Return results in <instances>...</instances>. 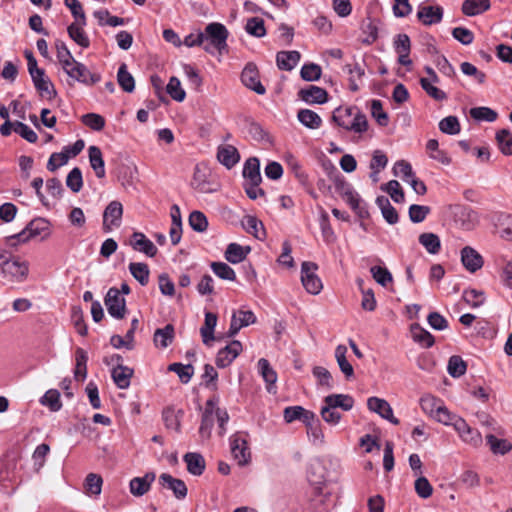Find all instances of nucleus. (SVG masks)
<instances>
[{"instance_id":"1","label":"nucleus","mask_w":512,"mask_h":512,"mask_svg":"<svg viewBox=\"0 0 512 512\" xmlns=\"http://www.w3.org/2000/svg\"><path fill=\"white\" fill-rule=\"evenodd\" d=\"M332 120L346 131L362 134L368 129V121L356 106L338 107L333 111Z\"/></svg>"},{"instance_id":"2","label":"nucleus","mask_w":512,"mask_h":512,"mask_svg":"<svg viewBox=\"0 0 512 512\" xmlns=\"http://www.w3.org/2000/svg\"><path fill=\"white\" fill-rule=\"evenodd\" d=\"M202 34L204 36L203 49L207 53L214 54L218 52L221 55L227 49L229 32L223 24L218 22L209 23Z\"/></svg>"},{"instance_id":"3","label":"nucleus","mask_w":512,"mask_h":512,"mask_svg":"<svg viewBox=\"0 0 512 512\" xmlns=\"http://www.w3.org/2000/svg\"><path fill=\"white\" fill-rule=\"evenodd\" d=\"M29 272V265L26 261L17 258H10L8 252L0 251V275L12 282H23Z\"/></svg>"},{"instance_id":"4","label":"nucleus","mask_w":512,"mask_h":512,"mask_svg":"<svg viewBox=\"0 0 512 512\" xmlns=\"http://www.w3.org/2000/svg\"><path fill=\"white\" fill-rule=\"evenodd\" d=\"M420 407L427 416L439 423H447L450 420V411L443 401L431 394H425L420 398Z\"/></svg>"},{"instance_id":"5","label":"nucleus","mask_w":512,"mask_h":512,"mask_svg":"<svg viewBox=\"0 0 512 512\" xmlns=\"http://www.w3.org/2000/svg\"><path fill=\"white\" fill-rule=\"evenodd\" d=\"M50 223L44 218H36L29 222V224L19 233L10 237L11 240H17L18 243H25L30 239L50 235Z\"/></svg>"},{"instance_id":"6","label":"nucleus","mask_w":512,"mask_h":512,"mask_svg":"<svg viewBox=\"0 0 512 512\" xmlns=\"http://www.w3.org/2000/svg\"><path fill=\"white\" fill-rule=\"evenodd\" d=\"M62 68L71 79L85 85H93L100 81L99 74L92 73L83 63L75 59L70 61L68 66Z\"/></svg>"},{"instance_id":"7","label":"nucleus","mask_w":512,"mask_h":512,"mask_svg":"<svg viewBox=\"0 0 512 512\" xmlns=\"http://www.w3.org/2000/svg\"><path fill=\"white\" fill-rule=\"evenodd\" d=\"M317 269L318 266L314 262L305 261L301 265V282L305 290L312 295L319 294L323 288L322 281L316 274Z\"/></svg>"},{"instance_id":"8","label":"nucleus","mask_w":512,"mask_h":512,"mask_svg":"<svg viewBox=\"0 0 512 512\" xmlns=\"http://www.w3.org/2000/svg\"><path fill=\"white\" fill-rule=\"evenodd\" d=\"M104 303L110 316L116 319H123L126 315V301L120 295L119 289L112 287L108 290Z\"/></svg>"},{"instance_id":"9","label":"nucleus","mask_w":512,"mask_h":512,"mask_svg":"<svg viewBox=\"0 0 512 512\" xmlns=\"http://www.w3.org/2000/svg\"><path fill=\"white\" fill-rule=\"evenodd\" d=\"M122 357L115 354L111 357V361H116L117 366L111 371V377L115 385L119 389H127L130 386L131 378L133 377L134 370L128 366L122 365Z\"/></svg>"},{"instance_id":"10","label":"nucleus","mask_w":512,"mask_h":512,"mask_svg":"<svg viewBox=\"0 0 512 512\" xmlns=\"http://www.w3.org/2000/svg\"><path fill=\"white\" fill-rule=\"evenodd\" d=\"M123 215V206L119 201L110 202L103 213L102 228L104 232L109 233L113 227L118 228L121 225Z\"/></svg>"},{"instance_id":"11","label":"nucleus","mask_w":512,"mask_h":512,"mask_svg":"<svg viewBox=\"0 0 512 512\" xmlns=\"http://www.w3.org/2000/svg\"><path fill=\"white\" fill-rule=\"evenodd\" d=\"M461 263L470 273H475L484 265V258L473 247L465 246L460 251Z\"/></svg>"},{"instance_id":"12","label":"nucleus","mask_w":512,"mask_h":512,"mask_svg":"<svg viewBox=\"0 0 512 512\" xmlns=\"http://www.w3.org/2000/svg\"><path fill=\"white\" fill-rule=\"evenodd\" d=\"M241 81L247 88L259 95H263L266 92L265 87L260 82L258 69L253 63H248L244 67L241 74Z\"/></svg>"},{"instance_id":"13","label":"nucleus","mask_w":512,"mask_h":512,"mask_svg":"<svg viewBox=\"0 0 512 512\" xmlns=\"http://www.w3.org/2000/svg\"><path fill=\"white\" fill-rule=\"evenodd\" d=\"M242 344L238 340H233L224 348L220 349L216 356V365L219 368L229 366L235 358L241 353Z\"/></svg>"},{"instance_id":"14","label":"nucleus","mask_w":512,"mask_h":512,"mask_svg":"<svg viewBox=\"0 0 512 512\" xmlns=\"http://www.w3.org/2000/svg\"><path fill=\"white\" fill-rule=\"evenodd\" d=\"M256 316L251 310H238L233 313L231 323L227 332L228 337L235 336L241 328L255 323Z\"/></svg>"},{"instance_id":"15","label":"nucleus","mask_w":512,"mask_h":512,"mask_svg":"<svg viewBox=\"0 0 512 512\" xmlns=\"http://www.w3.org/2000/svg\"><path fill=\"white\" fill-rule=\"evenodd\" d=\"M159 484L173 492L175 498L182 500L187 496V486L183 480L173 477L168 473H162L158 478Z\"/></svg>"},{"instance_id":"16","label":"nucleus","mask_w":512,"mask_h":512,"mask_svg":"<svg viewBox=\"0 0 512 512\" xmlns=\"http://www.w3.org/2000/svg\"><path fill=\"white\" fill-rule=\"evenodd\" d=\"M302 423L305 425L307 435L311 437L313 444L322 445L325 443L321 422L313 411H310Z\"/></svg>"},{"instance_id":"17","label":"nucleus","mask_w":512,"mask_h":512,"mask_svg":"<svg viewBox=\"0 0 512 512\" xmlns=\"http://www.w3.org/2000/svg\"><path fill=\"white\" fill-rule=\"evenodd\" d=\"M368 409L379 414L382 418L388 420L394 425L399 424V420L394 417L390 404L382 398L370 397L367 400Z\"/></svg>"},{"instance_id":"18","label":"nucleus","mask_w":512,"mask_h":512,"mask_svg":"<svg viewBox=\"0 0 512 512\" xmlns=\"http://www.w3.org/2000/svg\"><path fill=\"white\" fill-rule=\"evenodd\" d=\"M29 74L32 78L36 90L41 95H46L48 96V98L56 96V90L54 89V85L46 76L44 69L39 68Z\"/></svg>"},{"instance_id":"19","label":"nucleus","mask_w":512,"mask_h":512,"mask_svg":"<svg viewBox=\"0 0 512 512\" xmlns=\"http://www.w3.org/2000/svg\"><path fill=\"white\" fill-rule=\"evenodd\" d=\"M230 444L231 452L238 464L241 466L246 465L250 460V452L246 439L239 434H235L231 437Z\"/></svg>"},{"instance_id":"20","label":"nucleus","mask_w":512,"mask_h":512,"mask_svg":"<svg viewBox=\"0 0 512 512\" xmlns=\"http://www.w3.org/2000/svg\"><path fill=\"white\" fill-rule=\"evenodd\" d=\"M298 96L308 104H324L328 100L327 91L315 85L300 89Z\"/></svg>"},{"instance_id":"21","label":"nucleus","mask_w":512,"mask_h":512,"mask_svg":"<svg viewBox=\"0 0 512 512\" xmlns=\"http://www.w3.org/2000/svg\"><path fill=\"white\" fill-rule=\"evenodd\" d=\"M155 478L156 475L154 472H147L142 477L132 478L129 483L130 493L135 497L143 496L150 490Z\"/></svg>"},{"instance_id":"22","label":"nucleus","mask_w":512,"mask_h":512,"mask_svg":"<svg viewBox=\"0 0 512 512\" xmlns=\"http://www.w3.org/2000/svg\"><path fill=\"white\" fill-rule=\"evenodd\" d=\"M130 245L134 250L142 252L149 257H154L157 254V248L154 243L141 232H134L132 234Z\"/></svg>"},{"instance_id":"23","label":"nucleus","mask_w":512,"mask_h":512,"mask_svg":"<svg viewBox=\"0 0 512 512\" xmlns=\"http://www.w3.org/2000/svg\"><path fill=\"white\" fill-rule=\"evenodd\" d=\"M417 17L424 25L436 24L443 18V9L440 6H421Z\"/></svg>"},{"instance_id":"24","label":"nucleus","mask_w":512,"mask_h":512,"mask_svg":"<svg viewBox=\"0 0 512 512\" xmlns=\"http://www.w3.org/2000/svg\"><path fill=\"white\" fill-rule=\"evenodd\" d=\"M217 159L226 168L231 169L239 162L240 155L234 146L222 145L218 147Z\"/></svg>"},{"instance_id":"25","label":"nucleus","mask_w":512,"mask_h":512,"mask_svg":"<svg viewBox=\"0 0 512 512\" xmlns=\"http://www.w3.org/2000/svg\"><path fill=\"white\" fill-rule=\"evenodd\" d=\"M174 337V326L172 324H167L165 327L155 330L153 342L157 348L165 349L173 342Z\"/></svg>"},{"instance_id":"26","label":"nucleus","mask_w":512,"mask_h":512,"mask_svg":"<svg viewBox=\"0 0 512 512\" xmlns=\"http://www.w3.org/2000/svg\"><path fill=\"white\" fill-rule=\"evenodd\" d=\"M323 403L335 409L350 411L354 406V399L348 394H330L323 399Z\"/></svg>"},{"instance_id":"27","label":"nucleus","mask_w":512,"mask_h":512,"mask_svg":"<svg viewBox=\"0 0 512 512\" xmlns=\"http://www.w3.org/2000/svg\"><path fill=\"white\" fill-rule=\"evenodd\" d=\"M184 462L187 465V470L194 476H200L205 470V459L200 453L189 452L183 457Z\"/></svg>"},{"instance_id":"28","label":"nucleus","mask_w":512,"mask_h":512,"mask_svg":"<svg viewBox=\"0 0 512 512\" xmlns=\"http://www.w3.org/2000/svg\"><path fill=\"white\" fill-rule=\"evenodd\" d=\"M217 315L212 312L205 313L204 324L200 329L203 343L207 346L211 345V342L216 338L214 336V329L217 325Z\"/></svg>"},{"instance_id":"29","label":"nucleus","mask_w":512,"mask_h":512,"mask_svg":"<svg viewBox=\"0 0 512 512\" xmlns=\"http://www.w3.org/2000/svg\"><path fill=\"white\" fill-rule=\"evenodd\" d=\"M298 51H281L277 53L276 62L280 70L290 71L295 68L300 61Z\"/></svg>"},{"instance_id":"30","label":"nucleus","mask_w":512,"mask_h":512,"mask_svg":"<svg viewBox=\"0 0 512 512\" xmlns=\"http://www.w3.org/2000/svg\"><path fill=\"white\" fill-rule=\"evenodd\" d=\"M243 176L246 179V183H261L260 162L257 158L251 157L246 160L243 168Z\"/></svg>"},{"instance_id":"31","label":"nucleus","mask_w":512,"mask_h":512,"mask_svg":"<svg viewBox=\"0 0 512 512\" xmlns=\"http://www.w3.org/2000/svg\"><path fill=\"white\" fill-rule=\"evenodd\" d=\"M89 162L98 178L105 177V163L101 149L97 146H90L88 148Z\"/></svg>"},{"instance_id":"32","label":"nucleus","mask_w":512,"mask_h":512,"mask_svg":"<svg viewBox=\"0 0 512 512\" xmlns=\"http://www.w3.org/2000/svg\"><path fill=\"white\" fill-rule=\"evenodd\" d=\"M250 251L251 248L249 246L230 243L225 251V259L232 264H238L247 257Z\"/></svg>"},{"instance_id":"33","label":"nucleus","mask_w":512,"mask_h":512,"mask_svg":"<svg viewBox=\"0 0 512 512\" xmlns=\"http://www.w3.org/2000/svg\"><path fill=\"white\" fill-rule=\"evenodd\" d=\"M490 8L489 0H465L462 4V12L466 16L482 14Z\"/></svg>"},{"instance_id":"34","label":"nucleus","mask_w":512,"mask_h":512,"mask_svg":"<svg viewBox=\"0 0 512 512\" xmlns=\"http://www.w3.org/2000/svg\"><path fill=\"white\" fill-rule=\"evenodd\" d=\"M347 347L345 345H338L335 349V358L338 363V366L341 372L345 375L347 379H350L354 376L353 366L349 363L346 358Z\"/></svg>"},{"instance_id":"35","label":"nucleus","mask_w":512,"mask_h":512,"mask_svg":"<svg viewBox=\"0 0 512 512\" xmlns=\"http://www.w3.org/2000/svg\"><path fill=\"white\" fill-rule=\"evenodd\" d=\"M376 204L380 208L384 219L389 224H396L399 220L396 209L391 205L389 199L385 196H378L376 198Z\"/></svg>"},{"instance_id":"36","label":"nucleus","mask_w":512,"mask_h":512,"mask_svg":"<svg viewBox=\"0 0 512 512\" xmlns=\"http://www.w3.org/2000/svg\"><path fill=\"white\" fill-rule=\"evenodd\" d=\"M81 22H74L68 26L67 32L69 37L75 41L82 48H88L90 46V40L83 30Z\"/></svg>"},{"instance_id":"37","label":"nucleus","mask_w":512,"mask_h":512,"mask_svg":"<svg viewBox=\"0 0 512 512\" xmlns=\"http://www.w3.org/2000/svg\"><path fill=\"white\" fill-rule=\"evenodd\" d=\"M299 122L309 129H318L322 124L321 117L310 109H301L297 114Z\"/></svg>"},{"instance_id":"38","label":"nucleus","mask_w":512,"mask_h":512,"mask_svg":"<svg viewBox=\"0 0 512 512\" xmlns=\"http://www.w3.org/2000/svg\"><path fill=\"white\" fill-rule=\"evenodd\" d=\"M243 228L258 239H262L265 236V230L263 223L258 220L255 216L247 215L242 221Z\"/></svg>"},{"instance_id":"39","label":"nucleus","mask_w":512,"mask_h":512,"mask_svg":"<svg viewBox=\"0 0 512 512\" xmlns=\"http://www.w3.org/2000/svg\"><path fill=\"white\" fill-rule=\"evenodd\" d=\"M129 271L132 276L142 285L145 286L149 282V267L145 263L131 262L129 264Z\"/></svg>"},{"instance_id":"40","label":"nucleus","mask_w":512,"mask_h":512,"mask_svg":"<svg viewBox=\"0 0 512 512\" xmlns=\"http://www.w3.org/2000/svg\"><path fill=\"white\" fill-rule=\"evenodd\" d=\"M117 81L120 87L128 93H131L135 89L134 77L128 72L127 65L122 63L118 69Z\"/></svg>"},{"instance_id":"41","label":"nucleus","mask_w":512,"mask_h":512,"mask_svg":"<svg viewBox=\"0 0 512 512\" xmlns=\"http://www.w3.org/2000/svg\"><path fill=\"white\" fill-rule=\"evenodd\" d=\"M103 479L100 475L89 473L85 478V492L89 496H98L101 494Z\"/></svg>"},{"instance_id":"42","label":"nucleus","mask_w":512,"mask_h":512,"mask_svg":"<svg viewBox=\"0 0 512 512\" xmlns=\"http://www.w3.org/2000/svg\"><path fill=\"white\" fill-rule=\"evenodd\" d=\"M497 233L500 238L506 241H512V215L504 214L498 218L496 224Z\"/></svg>"},{"instance_id":"43","label":"nucleus","mask_w":512,"mask_h":512,"mask_svg":"<svg viewBox=\"0 0 512 512\" xmlns=\"http://www.w3.org/2000/svg\"><path fill=\"white\" fill-rule=\"evenodd\" d=\"M411 333L413 340L424 345L426 348L433 346L435 342L432 334L418 324L411 326Z\"/></svg>"},{"instance_id":"44","label":"nucleus","mask_w":512,"mask_h":512,"mask_svg":"<svg viewBox=\"0 0 512 512\" xmlns=\"http://www.w3.org/2000/svg\"><path fill=\"white\" fill-rule=\"evenodd\" d=\"M75 378L84 380L87 376V353L82 348H77L75 352Z\"/></svg>"},{"instance_id":"45","label":"nucleus","mask_w":512,"mask_h":512,"mask_svg":"<svg viewBox=\"0 0 512 512\" xmlns=\"http://www.w3.org/2000/svg\"><path fill=\"white\" fill-rule=\"evenodd\" d=\"M426 148L429 152L430 158L444 165L450 164V157L445 151L439 149V143L436 139H430L426 144Z\"/></svg>"},{"instance_id":"46","label":"nucleus","mask_w":512,"mask_h":512,"mask_svg":"<svg viewBox=\"0 0 512 512\" xmlns=\"http://www.w3.org/2000/svg\"><path fill=\"white\" fill-rule=\"evenodd\" d=\"M496 141L502 154L505 156L512 155V133L509 130H499L496 133Z\"/></svg>"},{"instance_id":"47","label":"nucleus","mask_w":512,"mask_h":512,"mask_svg":"<svg viewBox=\"0 0 512 512\" xmlns=\"http://www.w3.org/2000/svg\"><path fill=\"white\" fill-rule=\"evenodd\" d=\"M486 440L494 454L504 455L512 449V444L508 440L499 439L492 434L487 435Z\"/></svg>"},{"instance_id":"48","label":"nucleus","mask_w":512,"mask_h":512,"mask_svg":"<svg viewBox=\"0 0 512 512\" xmlns=\"http://www.w3.org/2000/svg\"><path fill=\"white\" fill-rule=\"evenodd\" d=\"M310 413V410L302 406H288L283 411V417L286 423H292L296 420L303 422L305 417Z\"/></svg>"},{"instance_id":"49","label":"nucleus","mask_w":512,"mask_h":512,"mask_svg":"<svg viewBox=\"0 0 512 512\" xmlns=\"http://www.w3.org/2000/svg\"><path fill=\"white\" fill-rule=\"evenodd\" d=\"M258 369H259V373L261 374L264 381L268 385V391H270V386L274 385L277 381V373L270 366L268 360L265 358L259 359Z\"/></svg>"},{"instance_id":"50","label":"nucleus","mask_w":512,"mask_h":512,"mask_svg":"<svg viewBox=\"0 0 512 512\" xmlns=\"http://www.w3.org/2000/svg\"><path fill=\"white\" fill-rule=\"evenodd\" d=\"M419 243L430 254H437L441 248L439 237L434 233H422L419 236Z\"/></svg>"},{"instance_id":"51","label":"nucleus","mask_w":512,"mask_h":512,"mask_svg":"<svg viewBox=\"0 0 512 512\" xmlns=\"http://www.w3.org/2000/svg\"><path fill=\"white\" fill-rule=\"evenodd\" d=\"M245 31L256 38H262L266 35L264 20L259 17L249 18L245 25Z\"/></svg>"},{"instance_id":"52","label":"nucleus","mask_w":512,"mask_h":512,"mask_svg":"<svg viewBox=\"0 0 512 512\" xmlns=\"http://www.w3.org/2000/svg\"><path fill=\"white\" fill-rule=\"evenodd\" d=\"M43 406H47L51 411L57 412L62 408L60 393L56 389L48 390L40 399Z\"/></svg>"},{"instance_id":"53","label":"nucleus","mask_w":512,"mask_h":512,"mask_svg":"<svg viewBox=\"0 0 512 512\" xmlns=\"http://www.w3.org/2000/svg\"><path fill=\"white\" fill-rule=\"evenodd\" d=\"M168 370L175 372L184 384H187L194 375V367L191 364L172 363L168 366Z\"/></svg>"},{"instance_id":"54","label":"nucleus","mask_w":512,"mask_h":512,"mask_svg":"<svg viewBox=\"0 0 512 512\" xmlns=\"http://www.w3.org/2000/svg\"><path fill=\"white\" fill-rule=\"evenodd\" d=\"M470 116L477 121L494 122L498 113L489 107H474L470 109Z\"/></svg>"},{"instance_id":"55","label":"nucleus","mask_w":512,"mask_h":512,"mask_svg":"<svg viewBox=\"0 0 512 512\" xmlns=\"http://www.w3.org/2000/svg\"><path fill=\"white\" fill-rule=\"evenodd\" d=\"M466 369H467V365H466L465 361L460 356L454 355V356L450 357V359L448 361L447 370H448V373L452 377L458 378V377L464 375L466 372Z\"/></svg>"},{"instance_id":"56","label":"nucleus","mask_w":512,"mask_h":512,"mask_svg":"<svg viewBox=\"0 0 512 512\" xmlns=\"http://www.w3.org/2000/svg\"><path fill=\"white\" fill-rule=\"evenodd\" d=\"M66 186L74 193H78L83 187V178L80 168L74 167L66 177Z\"/></svg>"},{"instance_id":"57","label":"nucleus","mask_w":512,"mask_h":512,"mask_svg":"<svg viewBox=\"0 0 512 512\" xmlns=\"http://www.w3.org/2000/svg\"><path fill=\"white\" fill-rule=\"evenodd\" d=\"M320 416L324 422L331 426L338 425L342 419V414L337 409L331 408L325 403L320 408Z\"/></svg>"},{"instance_id":"58","label":"nucleus","mask_w":512,"mask_h":512,"mask_svg":"<svg viewBox=\"0 0 512 512\" xmlns=\"http://www.w3.org/2000/svg\"><path fill=\"white\" fill-rule=\"evenodd\" d=\"M211 269L219 278L223 280L234 281L236 279L235 271L224 262H212Z\"/></svg>"},{"instance_id":"59","label":"nucleus","mask_w":512,"mask_h":512,"mask_svg":"<svg viewBox=\"0 0 512 512\" xmlns=\"http://www.w3.org/2000/svg\"><path fill=\"white\" fill-rule=\"evenodd\" d=\"M166 90L170 97L177 102H182L186 97V93L177 77L170 78Z\"/></svg>"},{"instance_id":"60","label":"nucleus","mask_w":512,"mask_h":512,"mask_svg":"<svg viewBox=\"0 0 512 512\" xmlns=\"http://www.w3.org/2000/svg\"><path fill=\"white\" fill-rule=\"evenodd\" d=\"M462 298L472 308L480 307L485 301L484 292L476 289L465 290Z\"/></svg>"},{"instance_id":"61","label":"nucleus","mask_w":512,"mask_h":512,"mask_svg":"<svg viewBox=\"0 0 512 512\" xmlns=\"http://www.w3.org/2000/svg\"><path fill=\"white\" fill-rule=\"evenodd\" d=\"M393 174L400 177L404 182L409 181L415 174L412 166L405 160L397 161L393 166Z\"/></svg>"},{"instance_id":"62","label":"nucleus","mask_w":512,"mask_h":512,"mask_svg":"<svg viewBox=\"0 0 512 512\" xmlns=\"http://www.w3.org/2000/svg\"><path fill=\"white\" fill-rule=\"evenodd\" d=\"M370 272L374 280L383 287L387 286L393 281L392 274L385 267L373 266L370 268Z\"/></svg>"},{"instance_id":"63","label":"nucleus","mask_w":512,"mask_h":512,"mask_svg":"<svg viewBox=\"0 0 512 512\" xmlns=\"http://www.w3.org/2000/svg\"><path fill=\"white\" fill-rule=\"evenodd\" d=\"M81 121L84 125L94 131H101L105 126V119L96 113H87L81 117Z\"/></svg>"},{"instance_id":"64","label":"nucleus","mask_w":512,"mask_h":512,"mask_svg":"<svg viewBox=\"0 0 512 512\" xmlns=\"http://www.w3.org/2000/svg\"><path fill=\"white\" fill-rule=\"evenodd\" d=\"M420 85L422 89L436 101H443L447 98L446 93L434 86L433 83H431V81L427 78H421Z\"/></svg>"}]
</instances>
